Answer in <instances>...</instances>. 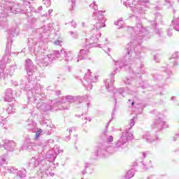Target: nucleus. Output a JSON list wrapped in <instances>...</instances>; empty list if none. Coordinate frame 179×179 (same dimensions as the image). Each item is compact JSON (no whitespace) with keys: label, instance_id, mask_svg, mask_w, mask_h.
<instances>
[{"label":"nucleus","instance_id":"obj_49","mask_svg":"<svg viewBox=\"0 0 179 179\" xmlns=\"http://www.w3.org/2000/svg\"><path fill=\"white\" fill-rule=\"evenodd\" d=\"M83 26H85V22H82Z\"/></svg>","mask_w":179,"mask_h":179},{"label":"nucleus","instance_id":"obj_2","mask_svg":"<svg viewBox=\"0 0 179 179\" xmlns=\"http://www.w3.org/2000/svg\"><path fill=\"white\" fill-rule=\"evenodd\" d=\"M34 47H29V52L34 54L36 56V64L41 66V68H45L48 66L50 64H52L54 61H56L57 58H62L66 64L73 61V54L66 49H61L60 50H53L51 53L48 54V50L43 49L40 55V47L39 43L34 42ZM44 48V46H43Z\"/></svg>","mask_w":179,"mask_h":179},{"label":"nucleus","instance_id":"obj_21","mask_svg":"<svg viewBox=\"0 0 179 179\" xmlns=\"http://www.w3.org/2000/svg\"><path fill=\"white\" fill-rule=\"evenodd\" d=\"M10 57V54H6L2 58L3 62H4V64H9L10 62V60L9 59Z\"/></svg>","mask_w":179,"mask_h":179},{"label":"nucleus","instance_id":"obj_32","mask_svg":"<svg viewBox=\"0 0 179 179\" xmlns=\"http://www.w3.org/2000/svg\"><path fill=\"white\" fill-rule=\"evenodd\" d=\"M11 84L13 85V86H18L19 85V83H17V81H16V80H12Z\"/></svg>","mask_w":179,"mask_h":179},{"label":"nucleus","instance_id":"obj_54","mask_svg":"<svg viewBox=\"0 0 179 179\" xmlns=\"http://www.w3.org/2000/svg\"><path fill=\"white\" fill-rule=\"evenodd\" d=\"M89 121L90 122V119H89Z\"/></svg>","mask_w":179,"mask_h":179},{"label":"nucleus","instance_id":"obj_28","mask_svg":"<svg viewBox=\"0 0 179 179\" xmlns=\"http://www.w3.org/2000/svg\"><path fill=\"white\" fill-rule=\"evenodd\" d=\"M111 142H113V136H110L107 140L108 145H111Z\"/></svg>","mask_w":179,"mask_h":179},{"label":"nucleus","instance_id":"obj_35","mask_svg":"<svg viewBox=\"0 0 179 179\" xmlns=\"http://www.w3.org/2000/svg\"><path fill=\"white\" fill-rule=\"evenodd\" d=\"M4 71H3V69H1L0 67V80L2 79V77L1 76V73H3Z\"/></svg>","mask_w":179,"mask_h":179},{"label":"nucleus","instance_id":"obj_22","mask_svg":"<svg viewBox=\"0 0 179 179\" xmlns=\"http://www.w3.org/2000/svg\"><path fill=\"white\" fill-rule=\"evenodd\" d=\"M7 167L8 166H1V167H0L1 176H5L6 174V173H8Z\"/></svg>","mask_w":179,"mask_h":179},{"label":"nucleus","instance_id":"obj_16","mask_svg":"<svg viewBox=\"0 0 179 179\" xmlns=\"http://www.w3.org/2000/svg\"><path fill=\"white\" fill-rule=\"evenodd\" d=\"M9 34L13 36V37H16L17 36H19V29L13 28L12 29L9 30Z\"/></svg>","mask_w":179,"mask_h":179},{"label":"nucleus","instance_id":"obj_46","mask_svg":"<svg viewBox=\"0 0 179 179\" xmlns=\"http://www.w3.org/2000/svg\"><path fill=\"white\" fill-rule=\"evenodd\" d=\"M71 10H73V5L72 6V9H71Z\"/></svg>","mask_w":179,"mask_h":179},{"label":"nucleus","instance_id":"obj_25","mask_svg":"<svg viewBox=\"0 0 179 179\" xmlns=\"http://www.w3.org/2000/svg\"><path fill=\"white\" fill-rule=\"evenodd\" d=\"M126 176H127L128 178H131V177H134V173H132V171H129L127 173Z\"/></svg>","mask_w":179,"mask_h":179},{"label":"nucleus","instance_id":"obj_8","mask_svg":"<svg viewBox=\"0 0 179 179\" xmlns=\"http://www.w3.org/2000/svg\"><path fill=\"white\" fill-rule=\"evenodd\" d=\"M15 94L13 93V90L12 89L8 88L5 92L4 100L5 101H8L10 103V101H13L15 100Z\"/></svg>","mask_w":179,"mask_h":179},{"label":"nucleus","instance_id":"obj_4","mask_svg":"<svg viewBox=\"0 0 179 179\" xmlns=\"http://www.w3.org/2000/svg\"><path fill=\"white\" fill-rule=\"evenodd\" d=\"M103 11L94 13V15L96 16V17L94 20L95 24L92 25V31H96V35H93L91 37L90 44L92 45V44L94 45L96 41H99L100 43H98V47L102 48L109 57H111V55L110 54L111 52V48H110V45H108V39H107V38H99V37L101 36V33H100L99 30L102 29V27H106V18L103 17Z\"/></svg>","mask_w":179,"mask_h":179},{"label":"nucleus","instance_id":"obj_1","mask_svg":"<svg viewBox=\"0 0 179 179\" xmlns=\"http://www.w3.org/2000/svg\"><path fill=\"white\" fill-rule=\"evenodd\" d=\"M57 155H59V148L58 147L49 150L46 154L45 151H42L30 159L29 166L30 167H38L39 166L38 176L40 178H45V176L54 177L55 167L52 166V162H54L57 159ZM45 157L49 160L45 159Z\"/></svg>","mask_w":179,"mask_h":179},{"label":"nucleus","instance_id":"obj_42","mask_svg":"<svg viewBox=\"0 0 179 179\" xmlns=\"http://www.w3.org/2000/svg\"><path fill=\"white\" fill-rule=\"evenodd\" d=\"M30 125H31V124H29V127H28L29 129H31V127H30Z\"/></svg>","mask_w":179,"mask_h":179},{"label":"nucleus","instance_id":"obj_15","mask_svg":"<svg viewBox=\"0 0 179 179\" xmlns=\"http://www.w3.org/2000/svg\"><path fill=\"white\" fill-rule=\"evenodd\" d=\"M8 155L5 154L0 157V166H3V164H8Z\"/></svg>","mask_w":179,"mask_h":179},{"label":"nucleus","instance_id":"obj_12","mask_svg":"<svg viewBox=\"0 0 179 179\" xmlns=\"http://www.w3.org/2000/svg\"><path fill=\"white\" fill-rule=\"evenodd\" d=\"M105 88L108 92H113V78H107L105 81Z\"/></svg>","mask_w":179,"mask_h":179},{"label":"nucleus","instance_id":"obj_34","mask_svg":"<svg viewBox=\"0 0 179 179\" xmlns=\"http://www.w3.org/2000/svg\"><path fill=\"white\" fill-rule=\"evenodd\" d=\"M55 94L56 96H61V90H57Z\"/></svg>","mask_w":179,"mask_h":179},{"label":"nucleus","instance_id":"obj_36","mask_svg":"<svg viewBox=\"0 0 179 179\" xmlns=\"http://www.w3.org/2000/svg\"><path fill=\"white\" fill-rule=\"evenodd\" d=\"M71 23V26H73V27H76V22H75V21H72Z\"/></svg>","mask_w":179,"mask_h":179},{"label":"nucleus","instance_id":"obj_31","mask_svg":"<svg viewBox=\"0 0 179 179\" xmlns=\"http://www.w3.org/2000/svg\"><path fill=\"white\" fill-rule=\"evenodd\" d=\"M43 10V6H39L38 7V9L36 10H35V13H39V12H41Z\"/></svg>","mask_w":179,"mask_h":179},{"label":"nucleus","instance_id":"obj_23","mask_svg":"<svg viewBox=\"0 0 179 179\" xmlns=\"http://www.w3.org/2000/svg\"><path fill=\"white\" fill-rule=\"evenodd\" d=\"M15 109L13 108V106L9 105L7 108L6 113L8 114H13L15 113Z\"/></svg>","mask_w":179,"mask_h":179},{"label":"nucleus","instance_id":"obj_37","mask_svg":"<svg viewBox=\"0 0 179 179\" xmlns=\"http://www.w3.org/2000/svg\"><path fill=\"white\" fill-rule=\"evenodd\" d=\"M90 6H94V10H97V6H96V4H90Z\"/></svg>","mask_w":179,"mask_h":179},{"label":"nucleus","instance_id":"obj_55","mask_svg":"<svg viewBox=\"0 0 179 179\" xmlns=\"http://www.w3.org/2000/svg\"><path fill=\"white\" fill-rule=\"evenodd\" d=\"M110 148L111 149V146H110Z\"/></svg>","mask_w":179,"mask_h":179},{"label":"nucleus","instance_id":"obj_43","mask_svg":"<svg viewBox=\"0 0 179 179\" xmlns=\"http://www.w3.org/2000/svg\"><path fill=\"white\" fill-rule=\"evenodd\" d=\"M71 3H75V0H71Z\"/></svg>","mask_w":179,"mask_h":179},{"label":"nucleus","instance_id":"obj_47","mask_svg":"<svg viewBox=\"0 0 179 179\" xmlns=\"http://www.w3.org/2000/svg\"><path fill=\"white\" fill-rule=\"evenodd\" d=\"M1 27H2V24H1V22H0V29H1Z\"/></svg>","mask_w":179,"mask_h":179},{"label":"nucleus","instance_id":"obj_11","mask_svg":"<svg viewBox=\"0 0 179 179\" xmlns=\"http://www.w3.org/2000/svg\"><path fill=\"white\" fill-rule=\"evenodd\" d=\"M36 107L37 108H39V110H43V111H52L54 110V108H52V106L47 105V103L43 102L38 103Z\"/></svg>","mask_w":179,"mask_h":179},{"label":"nucleus","instance_id":"obj_52","mask_svg":"<svg viewBox=\"0 0 179 179\" xmlns=\"http://www.w3.org/2000/svg\"><path fill=\"white\" fill-rule=\"evenodd\" d=\"M86 173V171H83V174H85Z\"/></svg>","mask_w":179,"mask_h":179},{"label":"nucleus","instance_id":"obj_40","mask_svg":"<svg viewBox=\"0 0 179 179\" xmlns=\"http://www.w3.org/2000/svg\"><path fill=\"white\" fill-rule=\"evenodd\" d=\"M48 13H49V15H51V13H52V9L49 10Z\"/></svg>","mask_w":179,"mask_h":179},{"label":"nucleus","instance_id":"obj_53","mask_svg":"<svg viewBox=\"0 0 179 179\" xmlns=\"http://www.w3.org/2000/svg\"><path fill=\"white\" fill-rule=\"evenodd\" d=\"M41 146H44V145H43V144H41Z\"/></svg>","mask_w":179,"mask_h":179},{"label":"nucleus","instance_id":"obj_51","mask_svg":"<svg viewBox=\"0 0 179 179\" xmlns=\"http://www.w3.org/2000/svg\"><path fill=\"white\" fill-rule=\"evenodd\" d=\"M7 47H9V43H7Z\"/></svg>","mask_w":179,"mask_h":179},{"label":"nucleus","instance_id":"obj_19","mask_svg":"<svg viewBox=\"0 0 179 179\" xmlns=\"http://www.w3.org/2000/svg\"><path fill=\"white\" fill-rule=\"evenodd\" d=\"M7 173H10L11 174H16V173H17V169H15L12 166H7Z\"/></svg>","mask_w":179,"mask_h":179},{"label":"nucleus","instance_id":"obj_41","mask_svg":"<svg viewBox=\"0 0 179 179\" xmlns=\"http://www.w3.org/2000/svg\"><path fill=\"white\" fill-rule=\"evenodd\" d=\"M31 125H36V123L34 122H31Z\"/></svg>","mask_w":179,"mask_h":179},{"label":"nucleus","instance_id":"obj_10","mask_svg":"<svg viewBox=\"0 0 179 179\" xmlns=\"http://www.w3.org/2000/svg\"><path fill=\"white\" fill-rule=\"evenodd\" d=\"M52 24V23H49L47 25H45L43 27L38 29L37 32L40 33L41 34H43V33H50V31L54 29Z\"/></svg>","mask_w":179,"mask_h":179},{"label":"nucleus","instance_id":"obj_26","mask_svg":"<svg viewBox=\"0 0 179 179\" xmlns=\"http://www.w3.org/2000/svg\"><path fill=\"white\" fill-rule=\"evenodd\" d=\"M6 118H8V116L5 115V113H0V120L3 121V120H6Z\"/></svg>","mask_w":179,"mask_h":179},{"label":"nucleus","instance_id":"obj_17","mask_svg":"<svg viewBox=\"0 0 179 179\" xmlns=\"http://www.w3.org/2000/svg\"><path fill=\"white\" fill-rule=\"evenodd\" d=\"M102 150H103V144L98 145L96 147L95 157H97V156H99V155L101 153Z\"/></svg>","mask_w":179,"mask_h":179},{"label":"nucleus","instance_id":"obj_39","mask_svg":"<svg viewBox=\"0 0 179 179\" xmlns=\"http://www.w3.org/2000/svg\"><path fill=\"white\" fill-rule=\"evenodd\" d=\"M106 152H110V153H111V150H110V148L108 147H107Z\"/></svg>","mask_w":179,"mask_h":179},{"label":"nucleus","instance_id":"obj_5","mask_svg":"<svg viewBox=\"0 0 179 179\" xmlns=\"http://www.w3.org/2000/svg\"><path fill=\"white\" fill-rule=\"evenodd\" d=\"M89 99L87 95L85 96H73L71 95H67L63 96L60 102H57L55 106H57L58 110H69L71 108V104H80L82 101H86Z\"/></svg>","mask_w":179,"mask_h":179},{"label":"nucleus","instance_id":"obj_38","mask_svg":"<svg viewBox=\"0 0 179 179\" xmlns=\"http://www.w3.org/2000/svg\"><path fill=\"white\" fill-rule=\"evenodd\" d=\"M70 139H71V137L68 136H66L65 141L68 142V141H69Z\"/></svg>","mask_w":179,"mask_h":179},{"label":"nucleus","instance_id":"obj_27","mask_svg":"<svg viewBox=\"0 0 179 179\" xmlns=\"http://www.w3.org/2000/svg\"><path fill=\"white\" fill-rule=\"evenodd\" d=\"M71 36L73 38H78V33L71 31Z\"/></svg>","mask_w":179,"mask_h":179},{"label":"nucleus","instance_id":"obj_14","mask_svg":"<svg viewBox=\"0 0 179 179\" xmlns=\"http://www.w3.org/2000/svg\"><path fill=\"white\" fill-rule=\"evenodd\" d=\"M16 64H14L13 66H11L8 69H6L5 73L7 75H9L10 76L13 75V73H15V71H16Z\"/></svg>","mask_w":179,"mask_h":179},{"label":"nucleus","instance_id":"obj_50","mask_svg":"<svg viewBox=\"0 0 179 179\" xmlns=\"http://www.w3.org/2000/svg\"><path fill=\"white\" fill-rule=\"evenodd\" d=\"M134 104H135V103L132 102V103H131V106H134Z\"/></svg>","mask_w":179,"mask_h":179},{"label":"nucleus","instance_id":"obj_13","mask_svg":"<svg viewBox=\"0 0 179 179\" xmlns=\"http://www.w3.org/2000/svg\"><path fill=\"white\" fill-rule=\"evenodd\" d=\"M27 171L26 169L21 168L20 169L17 170V177H19V178H24L26 177Z\"/></svg>","mask_w":179,"mask_h":179},{"label":"nucleus","instance_id":"obj_18","mask_svg":"<svg viewBox=\"0 0 179 179\" xmlns=\"http://www.w3.org/2000/svg\"><path fill=\"white\" fill-rule=\"evenodd\" d=\"M43 135V129H38V131L36 132L35 137H34V141H38V138L40 136Z\"/></svg>","mask_w":179,"mask_h":179},{"label":"nucleus","instance_id":"obj_7","mask_svg":"<svg viewBox=\"0 0 179 179\" xmlns=\"http://www.w3.org/2000/svg\"><path fill=\"white\" fill-rule=\"evenodd\" d=\"M3 143V148L8 152H13V150H15V147L16 146L15 141L4 140Z\"/></svg>","mask_w":179,"mask_h":179},{"label":"nucleus","instance_id":"obj_33","mask_svg":"<svg viewBox=\"0 0 179 179\" xmlns=\"http://www.w3.org/2000/svg\"><path fill=\"white\" fill-rule=\"evenodd\" d=\"M73 131H76V127H71L69 129V134H72V132H73Z\"/></svg>","mask_w":179,"mask_h":179},{"label":"nucleus","instance_id":"obj_45","mask_svg":"<svg viewBox=\"0 0 179 179\" xmlns=\"http://www.w3.org/2000/svg\"><path fill=\"white\" fill-rule=\"evenodd\" d=\"M89 106H90V103H87V107H89Z\"/></svg>","mask_w":179,"mask_h":179},{"label":"nucleus","instance_id":"obj_24","mask_svg":"<svg viewBox=\"0 0 179 179\" xmlns=\"http://www.w3.org/2000/svg\"><path fill=\"white\" fill-rule=\"evenodd\" d=\"M43 3H44L45 6L48 7L51 5V0H43Z\"/></svg>","mask_w":179,"mask_h":179},{"label":"nucleus","instance_id":"obj_44","mask_svg":"<svg viewBox=\"0 0 179 179\" xmlns=\"http://www.w3.org/2000/svg\"><path fill=\"white\" fill-rule=\"evenodd\" d=\"M48 143H50V142H54V141H53V140H48Z\"/></svg>","mask_w":179,"mask_h":179},{"label":"nucleus","instance_id":"obj_48","mask_svg":"<svg viewBox=\"0 0 179 179\" xmlns=\"http://www.w3.org/2000/svg\"><path fill=\"white\" fill-rule=\"evenodd\" d=\"M84 120L86 121L87 120V117H85Z\"/></svg>","mask_w":179,"mask_h":179},{"label":"nucleus","instance_id":"obj_6","mask_svg":"<svg viewBox=\"0 0 179 179\" xmlns=\"http://www.w3.org/2000/svg\"><path fill=\"white\" fill-rule=\"evenodd\" d=\"M89 73L85 74L83 78V85L86 87L87 90H92L93 89V84L97 81V76H92L90 70H88Z\"/></svg>","mask_w":179,"mask_h":179},{"label":"nucleus","instance_id":"obj_9","mask_svg":"<svg viewBox=\"0 0 179 179\" xmlns=\"http://www.w3.org/2000/svg\"><path fill=\"white\" fill-rule=\"evenodd\" d=\"M89 54L88 49H81L80 50L79 54L78 55V57L74 59L75 62H79L81 59H87V55Z\"/></svg>","mask_w":179,"mask_h":179},{"label":"nucleus","instance_id":"obj_3","mask_svg":"<svg viewBox=\"0 0 179 179\" xmlns=\"http://www.w3.org/2000/svg\"><path fill=\"white\" fill-rule=\"evenodd\" d=\"M25 69L27 71L28 78L21 80L20 83V88L21 90L25 92L28 91V101L29 103H36L37 99L40 97H45V94L41 93L43 87L40 84H36L34 87L33 83L36 80V76H33L34 72V64L31 59H27L25 60ZM30 87L31 90H30Z\"/></svg>","mask_w":179,"mask_h":179},{"label":"nucleus","instance_id":"obj_20","mask_svg":"<svg viewBox=\"0 0 179 179\" xmlns=\"http://www.w3.org/2000/svg\"><path fill=\"white\" fill-rule=\"evenodd\" d=\"M3 8L4 10H8V12L15 13V11L13 10V7H12V6H9L7 4H3Z\"/></svg>","mask_w":179,"mask_h":179},{"label":"nucleus","instance_id":"obj_30","mask_svg":"<svg viewBox=\"0 0 179 179\" xmlns=\"http://www.w3.org/2000/svg\"><path fill=\"white\" fill-rule=\"evenodd\" d=\"M62 43V42L59 40H57L54 42L55 45H61Z\"/></svg>","mask_w":179,"mask_h":179},{"label":"nucleus","instance_id":"obj_29","mask_svg":"<svg viewBox=\"0 0 179 179\" xmlns=\"http://www.w3.org/2000/svg\"><path fill=\"white\" fill-rule=\"evenodd\" d=\"M92 167V164L85 163V170H87V169H90Z\"/></svg>","mask_w":179,"mask_h":179}]
</instances>
